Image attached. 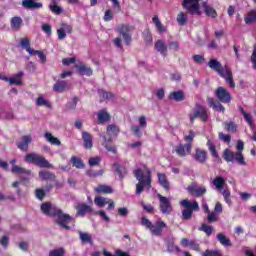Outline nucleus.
<instances>
[{
  "label": "nucleus",
  "mask_w": 256,
  "mask_h": 256,
  "mask_svg": "<svg viewBox=\"0 0 256 256\" xmlns=\"http://www.w3.org/2000/svg\"><path fill=\"white\" fill-rule=\"evenodd\" d=\"M40 209L44 215H48V217H56V225H59L62 229H66V231H71V226H69L71 221H73L71 215L65 214L59 207H53L51 202L42 203Z\"/></svg>",
  "instance_id": "obj_1"
},
{
  "label": "nucleus",
  "mask_w": 256,
  "mask_h": 256,
  "mask_svg": "<svg viewBox=\"0 0 256 256\" xmlns=\"http://www.w3.org/2000/svg\"><path fill=\"white\" fill-rule=\"evenodd\" d=\"M214 95L218 100H215V98L208 97V107H210L214 111H220L221 113H225V106L221 103H231V93H229V91H227V89H225L223 86H219L215 90Z\"/></svg>",
  "instance_id": "obj_2"
},
{
  "label": "nucleus",
  "mask_w": 256,
  "mask_h": 256,
  "mask_svg": "<svg viewBox=\"0 0 256 256\" xmlns=\"http://www.w3.org/2000/svg\"><path fill=\"white\" fill-rule=\"evenodd\" d=\"M236 149L238 152H233L229 149H225L222 154L224 161H226L227 163H233L236 161L238 165H242L243 167L247 166L245 156H243V153H241V151L245 149V143H243V141L241 140H238L236 144Z\"/></svg>",
  "instance_id": "obj_3"
},
{
  "label": "nucleus",
  "mask_w": 256,
  "mask_h": 256,
  "mask_svg": "<svg viewBox=\"0 0 256 256\" xmlns=\"http://www.w3.org/2000/svg\"><path fill=\"white\" fill-rule=\"evenodd\" d=\"M134 177L137 179L138 183L136 184V195H141L143 193L145 187L147 189L151 188V170L147 169L146 175L143 172V169L137 168L133 171Z\"/></svg>",
  "instance_id": "obj_4"
},
{
  "label": "nucleus",
  "mask_w": 256,
  "mask_h": 256,
  "mask_svg": "<svg viewBox=\"0 0 256 256\" xmlns=\"http://www.w3.org/2000/svg\"><path fill=\"white\" fill-rule=\"evenodd\" d=\"M106 133L109 137L107 138V136H103L104 142L102 145L105 147L106 151L115 155L117 154V146H109V143H113V137H117V135L121 133V128H119L117 124H109L106 128Z\"/></svg>",
  "instance_id": "obj_5"
},
{
  "label": "nucleus",
  "mask_w": 256,
  "mask_h": 256,
  "mask_svg": "<svg viewBox=\"0 0 256 256\" xmlns=\"http://www.w3.org/2000/svg\"><path fill=\"white\" fill-rule=\"evenodd\" d=\"M180 206L184 209L182 210V219L184 221H189L193 217V211H199V202L189 201V199H183L180 201Z\"/></svg>",
  "instance_id": "obj_6"
},
{
  "label": "nucleus",
  "mask_w": 256,
  "mask_h": 256,
  "mask_svg": "<svg viewBox=\"0 0 256 256\" xmlns=\"http://www.w3.org/2000/svg\"><path fill=\"white\" fill-rule=\"evenodd\" d=\"M24 161L25 163H32V165H36V167H40L42 169H51V167H53L45 157L36 153L27 154Z\"/></svg>",
  "instance_id": "obj_7"
},
{
  "label": "nucleus",
  "mask_w": 256,
  "mask_h": 256,
  "mask_svg": "<svg viewBox=\"0 0 256 256\" xmlns=\"http://www.w3.org/2000/svg\"><path fill=\"white\" fill-rule=\"evenodd\" d=\"M212 183L217 191L223 195L225 203L231 205V191L229 189L223 190V187H225V178L223 176H217Z\"/></svg>",
  "instance_id": "obj_8"
},
{
  "label": "nucleus",
  "mask_w": 256,
  "mask_h": 256,
  "mask_svg": "<svg viewBox=\"0 0 256 256\" xmlns=\"http://www.w3.org/2000/svg\"><path fill=\"white\" fill-rule=\"evenodd\" d=\"M131 31H133V27L129 24H120L116 27V33L120 37H122L125 45H131L133 38L131 36Z\"/></svg>",
  "instance_id": "obj_9"
},
{
  "label": "nucleus",
  "mask_w": 256,
  "mask_h": 256,
  "mask_svg": "<svg viewBox=\"0 0 256 256\" xmlns=\"http://www.w3.org/2000/svg\"><path fill=\"white\" fill-rule=\"evenodd\" d=\"M190 123H195V119H200L203 123L209 121V112L207 108L198 106L193 113L189 114Z\"/></svg>",
  "instance_id": "obj_10"
},
{
  "label": "nucleus",
  "mask_w": 256,
  "mask_h": 256,
  "mask_svg": "<svg viewBox=\"0 0 256 256\" xmlns=\"http://www.w3.org/2000/svg\"><path fill=\"white\" fill-rule=\"evenodd\" d=\"M201 0H183L182 7L190 15H201V7L199 6Z\"/></svg>",
  "instance_id": "obj_11"
},
{
  "label": "nucleus",
  "mask_w": 256,
  "mask_h": 256,
  "mask_svg": "<svg viewBox=\"0 0 256 256\" xmlns=\"http://www.w3.org/2000/svg\"><path fill=\"white\" fill-rule=\"evenodd\" d=\"M158 199L160 201L159 209L163 215H171L173 212V206L171 205V201H169V198L158 194Z\"/></svg>",
  "instance_id": "obj_12"
},
{
  "label": "nucleus",
  "mask_w": 256,
  "mask_h": 256,
  "mask_svg": "<svg viewBox=\"0 0 256 256\" xmlns=\"http://www.w3.org/2000/svg\"><path fill=\"white\" fill-rule=\"evenodd\" d=\"M187 191L193 197H203L207 193V187L197 186V184L192 183L187 187Z\"/></svg>",
  "instance_id": "obj_13"
},
{
  "label": "nucleus",
  "mask_w": 256,
  "mask_h": 256,
  "mask_svg": "<svg viewBox=\"0 0 256 256\" xmlns=\"http://www.w3.org/2000/svg\"><path fill=\"white\" fill-rule=\"evenodd\" d=\"M193 159L196 163H200V165H205L207 163V159H209V154L207 150H203L201 148H196L193 154Z\"/></svg>",
  "instance_id": "obj_14"
},
{
  "label": "nucleus",
  "mask_w": 256,
  "mask_h": 256,
  "mask_svg": "<svg viewBox=\"0 0 256 256\" xmlns=\"http://www.w3.org/2000/svg\"><path fill=\"white\" fill-rule=\"evenodd\" d=\"M192 149L193 148H191L190 145L183 143H180L174 147V151L178 157H187V155H191Z\"/></svg>",
  "instance_id": "obj_15"
},
{
  "label": "nucleus",
  "mask_w": 256,
  "mask_h": 256,
  "mask_svg": "<svg viewBox=\"0 0 256 256\" xmlns=\"http://www.w3.org/2000/svg\"><path fill=\"white\" fill-rule=\"evenodd\" d=\"M53 5H57V0H51ZM22 7L24 9H43V3L36 2L35 0H23Z\"/></svg>",
  "instance_id": "obj_16"
},
{
  "label": "nucleus",
  "mask_w": 256,
  "mask_h": 256,
  "mask_svg": "<svg viewBox=\"0 0 256 256\" xmlns=\"http://www.w3.org/2000/svg\"><path fill=\"white\" fill-rule=\"evenodd\" d=\"M208 67L212 69V71H215L220 75V77H225V68H223V65H221V62H219L217 59H211L208 62Z\"/></svg>",
  "instance_id": "obj_17"
},
{
  "label": "nucleus",
  "mask_w": 256,
  "mask_h": 256,
  "mask_svg": "<svg viewBox=\"0 0 256 256\" xmlns=\"http://www.w3.org/2000/svg\"><path fill=\"white\" fill-rule=\"evenodd\" d=\"M76 217H85L87 213H93V207L89 206L87 203H81L75 206Z\"/></svg>",
  "instance_id": "obj_18"
},
{
  "label": "nucleus",
  "mask_w": 256,
  "mask_h": 256,
  "mask_svg": "<svg viewBox=\"0 0 256 256\" xmlns=\"http://www.w3.org/2000/svg\"><path fill=\"white\" fill-rule=\"evenodd\" d=\"M98 124L105 125V123H109L111 121V114L107 112V109H102L97 112Z\"/></svg>",
  "instance_id": "obj_19"
},
{
  "label": "nucleus",
  "mask_w": 256,
  "mask_h": 256,
  "mask_svg": "<svg viewBox=\"0 0 256 256\" xmlns=\"http://www.w3.org/2000/svg\"><path fill=\"white\" fill-rule=\"evenodd\" d=\"M165 227H167V223H165L164 221H158L155 224H152L150 231L152 235H156L157 237H159V235L163 233V229H165Z\"/></svg>",
  "instance_id": "obj_20"
},
{
  "label": "nucleus",
  "mask_w": 256,
  "mask_h": 256,
  "mask_svg": "<svg viewBox=\"0 0 256 256\" xmlns=\"http://www.w3.org/2000/svg\"><path fill=\"white\" fill-rule=\"evenodd\" d=\"M33 138L29 135H24L21 138V142H17L16 145L20 151H27L29 149V143H32Z\"/></svg>",
  "instance_id": "obj_21"
},
{
  "label": "nucleus",
  "mask_w": 256,
  "mask_h": 256,
  "mask_svg": "<svg viewBox=\"0 0 256 256\" xmlns=\"http://www.w3.org/2000/svg\"><path fill=\"white\" fill-rule=\"evenodd\" d=\"M38 176L41 179V181H56L57 180V176L55 175V173H53L49 170L39 171Z\"/></svg>",
  "instance_id": "obj_22"
},
{
  "label": "nucleus",
  "mask_w": 256,
  "mask_h": 256,
  "mask_svg": "<svg viewBox=\"0 0 256 256\" xmlns=\"http://www.w3.org/2000/svg\"><path fill=\"white\" fill-rule=\"evenodd\" d=\"M154 49L163 57H167L168 47L163 40H157L154 44Z\"/></svg>",
  "instance_id": "obj_23"
},
{
  "label": "nucleus",
  "mask_w": 256,
  "mask_h": 256,
  "mask_svg": "<svg viewBox=\"0 0 256 256\" xmlns=\"http://www.w3.org/2000/svg\"><path fill=\"white\" fill-rule=\"evenodd\" d=\"M97 195H111L113 194V188L109 185L100 184L94 188Z\"/></svg>",
  "instance_id": "obj_24"
},
{
  "label": "nucleus",
  "mask_w": 256,
  "mask_h": 256,
  "mask_svg": "<svg viewBox=\"0 0 256 256\" xmlns=\"http://www.w3.org/2000/svg\"><path fill=\"white\" fill-rule=\"evenodd\" d=\"M82 140L85 149H93V135L87 131H82Z\"/></svg>",
  "instance_id": "obj_25"
},
{
  "label": "nucleus",
  "mask_w": 256,
  "mask_h": 256,
  "mask_svg": "<svg viewBox=\"0 0 256 256\" xmlns=\"http://www.w3.org/2000/svg\"><path fill=\"white\" fill-rule=\"evenodd\" d=\"M69 89V83L65 80H58L54 85H53V91L56 93H65Z\"/></svg>",
  "instance_id": "obj_26"
},
{
  "label": "nucleus",
  "mask_w": 256,
  "mask_h": 256,
  "mask_svg": "<svg viewBox=\"0 0 256 256\" xmlns=\"http://www.w3.org/2000/svg\"><path fill=\"white\" fill-rule=\"evenodd\" d=\"M168 99L170 101L181 103V101H185V93L182 90L171 92L168 96Z\"/></svg>",
  "instance_id": "obj_27"
},
{
  "label": "nucleus",
  "mask_w": 256,
  "mask_h": 256,
  "mask_svg": "<svg viewBox=\"0 0 256 256\" xmlns=\"http://www.w3.org/2000/svg\"><path fill=\"white\" fill-rule=\"evenodd\" d=\"M158 183L163 187L165 191H170L171 186L169 185V180H167V175L165 173H158Z\"/></svg>",
  "instance_id": "obj_28"
},
{
  "label": "nucleus",
  "mask_w": 256,
  "mask_h": 256,
  "mask_svg": "<svg viewBox=\"0 0 256 256\" xmlns=\"http://www.w3.org/2000/svg\"><path fill=\"white\" fill-rule=\"evenodd\" d=\"M11 29L19 31L23 25V19L20 16H14L10 20Z\"/></svg>",
  "instance_id": "obj_29"
},
{
  "label": "nucleus",
  "mask_w": 256,
  "mask_h": 256,
  "mask_svg": "<svg viewBox=\"0 0 256 256\" xmlns=\"http://www.w3.org/2000/svg\"><path fill=\"white\" fill-rule=\"evenodd\" d=\"M11 173H13V175H31V170L27 169V168H23L20 167L18 165H13L11 168Z\"/></svg>",
  "instance_id": "obj_30"
},
{
  "label": "nucleus",
  "mask_w": 256,
  "mask_h": 256,
  "mask_svg": "<svg viewBox=\"0 0 256 256\" xmlns=\"http://www.w3.org/2000/svg\"><path fill=\"white\" fill-rule=\"evenodd\" d=\"M216 239L219 241L220 244H222L223 247H233V243L231 242V239H229L223 233H218L216 236Z\"/></svg>",
  "instance_id": "obj_31"
},
{
  "label": "nucleus",
  "mask_w": 256,
  "mask_h": 256,
  "mask_svg": "<svg viewBox=\"0 0 256 256\" xmlns=\"http://www.w3.org/2000/svg\"><path fill=\"white\" fill-rule=\"evenodd\" d=\"M115 173L119 176V179L123 180L127 177V168L119 163L114 164Z\"/></svg>",
  "instance_id": "obj_32"
},
{
  "label": "nucleus",
  "mask_w": 256,
  "mask_h": 256,
  "mask_svg": "<svg viewBox=\"0 0 256 256\" xmlns=\"http://www.w3.org/2000/svg\"><path fill=\"white\" fill-rule=\"evenodd\" d=\"M224 75L225 77H223V79H225L226 83L230 85L231 89H235V81H233V72L228 67H225Z\"/></svg>",
  "instance_id": "obj_33"
},
{
  "label": "nucleus",
  "mask_w": 256,
  "mask_h": 256,
  "mask_svg": "<svg viewBox=\"0 0 256 256\" xmlns=\"http://www.w3.org/2000/svg\"><path fill=\"white\" fill-rule=\"evenodd\" d=\"M44 138L46 139V141L48 143H50L51 145H55L56 147L61 146V140H59V138L53 136V134H51V132H46L44 134Z\"/></svg>",
  "instance_id": "obj_34"
},
{
  "label": "nucleus",
  "mask_w": 256,
  "mask_h": 256,
  "mask_svg": "<svg viewBox=\"0 0 256 256\" xmlns=\"http://www.w3.org/2000/svg\"><path fill=\"white\" fill-rule=\"evenodd\" d=\"M204 12L207 15V17H212V19H217V10H215L213 7L207 5V2L203 3Z\"/></svg>",
  "instance_id": "obj_35"
},
{
  "label": "nucleus",
  "mask_w": 256,
  "mask_h": 256,
  "mask_svg": "<svg viewBox=\"0 0 256 256\" xmlns=\"http://www.w3.org/2000/svg\"><path fill=\"white\" fill-rule=\"evenodd\" d=\"M206 145L211 153V156L214 157V159H219V153L217 152V147L215 146V143H213L211 139H208Z\"/></svg>",
  "instance_id": "obj_36"
},
{
  "label": "nucleus",
  "mask_w": 256,
  "mask_h": 256,
  "mask_svg": "<svg viewBox=\"0 0 256 256\" xmlns=\"http://www.w3.org/2000/svg\"><path fill=\"white\" fill-rule=\"evenodd\" d=\"M76 67L81 75H87V77L93 75V69L91 67H86L85 64H80Z\"/></svg>",
  "instance_id": "obj_37"
},
{
  "label": "nucleus",
  "mask_w": 256,
  "mask_h": 256,
  "mask_svg": "<svg viewBox=\"0 0 256 256\" xmlns=\"http://www.w3.org/2000/svg\"><path fill=\"white\" fill-rule=\"evenodd\" d=\"M70 162L72 163L73 167H76V169H85V163H83V159L77 156H72Z\"/></svg>",
  "instance_id": "obj_38"
},
{
  "label": "nucleus",
  "mask_w": 256,
  "mask_h": 256,
  "mask_svg": "<svg viewBox=\"0 0 256 256\" xmlns=\"http://www.w3.org/2000/svg\"><path fill=\"white\" fill-rule=\"evenodd\" d=\"M223 127L228 133H237V124L233 121L223 122Z\"/></svg>",
  "instance_id": "obj_39"
},
{
  "label": "nucleus",
  "mask_w": 256,
  "mask_h": 256,
  "mask_svg": "<svg viewBox=\"0 0 256 256\" xmlns=\"http://www.w3.org/2000/svg\"><path fill=\"white\" fill-rule=\"evenodd\" d=\"M20 45L27 51V53H29V55H33V49L31 48V41L29 38H22Z\"/></svg>",
  "instance_id": "obj_40"
},
{
  "label": "nucleus",
  "mask_w": 256,
  "mask_h": 256,
  "mask_svg": "<svg viewBox=\"0 0 256 256\" xmlns=\"http://www.w3.org/2000/svg\"><path fill=\"white\" fill-rule=\"evenodd\" d=\"M10 85H23V72H19L10 78Z\"/></svg>",
  "instance_id": "obj_41"
},
{
  "label": "nucleus",
  "mask_w": 256,
  "mask_h": 256,
  "mask_svg": "<svg viewBox=\"0 0 256 256\" xmlns=\"http://www.w3.org/2000/svg\"><path fill=\"white\" fill-rule=\"evenodd\" d=\"M110 198H105L103 196H96L94 198V203L95 205H97V207L103 208L104 206L107 205V203L109 202Z\"/></svg>",
  "instance_id": "obj_42"
},
{
  "label": "nucleus",
  "mask_w": 256,
  "mask_h": 256,
  "mask_svg": "<svg viewBox=\"0 0 256 256\" xmlns=\"http://www.w3.org/2000/svg\"><path fill=\"white\" fill-rule=\"evenodd\" d=\"M98 93L100 95V103H103L106 99H113V97H115L112 92H107L105 90H99Z\"/></svg>",
  "instance_id": "obj_43"
},
{
  "label": "nucleus",
  "mask_w": 256,
  "mask_h": 256,
  "mask_svg": "<svg viewBox=\"0 0 256 256\" xmlns=\"http://www.w3.org/2000/svg\"><path fill=\"white\" fill-rule=\"evenodd\" d=\"M238 111H240L241 115H243L245 121H247L248 125H250V127L253 125V118L251 117V114L247 113V111H245V109L242 108V106L238 107Z\"/></svg>",
  "instance_id": "obj_44"
},
{
  "label": "nucleus",
  "mask_w": 256,
  "mask_h": 256,
  "mask_svg": "<svg viewBox=\"0 0 256 256\" xmlns=\"http://www.w3.org/2000/svg\"><path fill=\"white\" fill-rule=\"evenodd\" d=\"M244 21L247 25H249L251 23H255L256 22V11L252 10V11L248 12L247 16L244 18Z\"/></svg>",
  "instance_id": "obj_45"
},
{
  "label": "nucleus",
  "mask_w": 256,
  "mask_h": 256,
  "mask_svg": "<svg viewBox=\"0 0 256 256\" xmlns=\"http://www.w3.org/2000/svg\"><path fill=\"white\" fill-rule=\"evenodd\" d=\"M79 237L82 243H89V245H93V238L90 236V234L80 232Z\"/></svg>",
  "instance_id": "obj_46"
},
{
  "label": "nucleus",
  "mask_w": 256,
  "mask_h": 256,
  "mask_svg": "<svg viewBox=\"0 0 256 256\" xmlns=\"http://www.w3.org/2000/svg\"><path fill=\"white\" fill-rule=\"evenodd\" d=\"M152 21L155 25V27L158 29L159 33L165 32V26L161 23V20H159V16H154L152 18Z\"/></svg>",
  "instance_id": "obj_47"
},
{
  "label": "nucleus",
  "mask_w": 256,
  "mask_h": 256,
  "mask_svg": "<svg viewBox=\"0 0 256 256\" xmlns=\"http://www.w3.org/2000/svg\"><path fill=\"white\" fill-rule=\"evenodd\" d=\"M36 105L38 107H48L51 108V103L47 100H45V98H43V96H38L37 100H36Z\"/></svg>",
  "instance_id": "obj_48"
},
{
  "label": "nucleus",
  "mask_w": 256,
  "mask_h": 256,
  "mask_svg": "<svg viewBox=\"0 0 256 256\" xmlns=\"http://www.w3.org/2000/svg\"><path fill=\"white\" fill-rule=\"evenodd\" d=\"M104 256H131L128 252H125L123 250H116L115 254L113 255L111 252H108L107 250L103 251Z\"/></svg>",
  "instance_id": "obj_49"
},
{
  "label": "nucleus",
  "mask_w": 256,
  "mask_h": 256,
  "mask_svg": "<svg viewBox=\"0 0 256 256\" xmlns=\"http://www.w3.org/2000/svg\"><path fill=\"white\" fill-rule=\"evenodd\" d=\"M195 139V132L193 130L189 131V135L184 137V140L186 141L185 145H190V148L193 149V140Z\"/></svg>",
  "instance_id": "obj_50"
},
{
  "label": "nucleus",
  "mask_w": 256,
  "mask_h": 256,
  "mask_svg": "<svg viewBox=\"0 0 256 256\" xmlns=\"http://www.w3.org/2000/svg\"><path fill=\"white\" fill-rule=\"evenodd\" d=\"M198 230L203 231V233H205L207 237H211V235L213 234V228L205 223H203Z\"/></svg>",
  "instance_id": "obj_51"
},
{
  "label": "nucleus",
  "mask_w": 256,
  "mask_h": 256,
  "mask_svg": "<svg viewBox=\"0 0 256 256\" xmlns=\"http://www.w3.org/2000/svg\"><path fill=\"white\" fill-rule=\"evenodd\" d=\"M32 55H37L40 59V63H42V64L47 63V56L45 55V53H43V51L33 50Z\"/></svg>",
  "instance_id": "obj_52"
},
{
  "label": "nucleus",
  "mask_w": 256,
  "mask_h": 256,
  "mask_svg": "<svg viewBox=\"0 0 256 256\" xmlns=\"http://www.w3.org/2000/svg\"><path fill=\"white\" fill-rule=\"evenodd\" d=\"M113 17H115V12L111 9H108L105 11V14L103 16V20L106 23H109V21H113Z\"/></svg>",
  "instance_id": "obj_53"
},
{
  "label": "nucleus",
  "mask_w": 256,
  "mask_h": 256,
  "mask_svg": "<svg viewBox=\"0 0 256 256\" xmlns=\"http://www.w3.org/2000/svg\"><path fill=\"white\" fill-rule=\"evenodd\" d=\"M176 19H177L178 25H180L181 27H183V25L187 23V16L185 15V12H180L177 15Z\"/></svg>",
  "instance_id": "obj_54"
},
{
  "label": "nucleus",
  "mask_w": 256,
  "mask_h": 256,
  "mask_svg": "<svg viewBox=\"0 0 256 256\" xmlns=\"http://www.w3.org/2000/svg\"><path fill=\"white\" fill-rule=\"evenodd\" d=\"M142 37L144 41H146L147 45H151V43H153V36L151 35V32H149L148 30H145L142 33Z\"/></svg>",
  "instance_id": "obj_55"
},
{
  "label": "nucleus",
  "mask_w": 256,
  "mask_h": 256,
  "mask_svg": "<svg viewBox=\"0 0 256 256\" xmlns=\"http://www.w3.org/2000/svg\"><path fill=\"white\" fill-rule=\"evenodd\" d=\"M49 9L54 13V15H61V13H63V8L57 4L49 5Z\"/></svg>",
  "instance_id": "obj_56"
},
{
  "label": "nucleus",
  "mask_w": 256,
  "mask_h": 256,
  "mask_svg": "<svg viewBox=\"0 0 256 256\" xmlns=\"http://www.w3.org/2000/svg\"><path fill=\"white\" fill-rule=\"evenodd\" d=\"M48 256H65V248L51 250Z\"/></svg>",
  "instance_id": "obj_57"
},
{
  "label": "nucleus",
  "mask_w": 256,
  "mask_h": 256,
  "mask_svg": "<svg viewBox=\"0 0 256 256\" xmlns=\"http://www.w3.org/2000/svg\"><path fill=\"white\" fill-rule=\"evenodd\" d=\"M88 163H89L90 167H97V165H99L101 163V157H99V156L91 157V158H89Z\"/></svg>",
  "instance_id": "obj_58"
},
{
  "label": "nucleus",
  "mask_w": 256,
  "mask_h": 256,
  "mask_svg": "<svg viewBox=\"0 0 256 256\" xmlns=\"http://www.w3.org/2000/svg\"><path fill=\"white\" fill-rule=\"evenodd\" d=\"M202 256H223L219 250H210L207 249L205 252L202 253Z\"/></svg>",
  "instance_id": "obj_59"
},
{
  "label": "nucleus",
  "mask_w": 256,
  "mask_h": 256,
  "mask_svg": "<svg viewBox=\"0 0 256 256\" xmlns=\"http://www.w3.org/2000/svg\"><path fill=\"white\" fill-rule=\"evenodd\" d=\"M86 175L88 177H92V178L99 177V176L103 175V170H99V171L87 170Z\"/></svg>",
  "instance_id": "obj_60"
},
{
  "label": "nucleus",
  "mask_w": 256,
  "mask_h": 256,
  "mask_svg": "<svg viewBox=\"0 0 256 256\" xmlns=\"http://www.w3.org/2000/svg\"><path fill=\"white\" fill-rule=\"evenodd\" d=\"M131 131L134 133L135 137H137L138 139H141V137H143V133L141 132L140 126H132Z\"/></svg>",
  "instance_id": "obj_61"
},
{
  "label": "nucleus",
  "mask_w": 256,
  "mask_h": 256,
  "mask_svg": "<svg viewBox=\"0 0 256 256\" xmlns=\"http://www.w3.org/2000/svg\"><path fill=\"white\" fill-rule=\"evenodd\" d=\"M250 61L252 63L253 69L256 71V44H254V46H253V52L250 57Z\"/></svg>",
  "instance_id": "obj_62"
},
{
  "label": "nucleus",
  "mask_w": 256,
  "mask_h": 256,
  "mask_svg": "<svg viewBox=\"0 0 256 256\" xmlns=\"http://www.w3.org/2000/svg\"><path fill=\"white\" fill-rule=\"evenodd\" d=\"M35 195H36L37 199H39V201H43V199H45L46 193H45V190L38 188L35 191Z\"/></svg>",
  "instance_id": "obj_63"
},
{
  "label": "nucleus",
  "mask_w": 256,
  "mask_h": 256,
  "mask_svg": "<svg viewBox=\"0 0 256 256\" xmlns=\"http://www.w3.org/2000/svg\"><path fill=\"white\" fill-rule=\"evenodd\" d=\"M207 221H208V223H215V221H217V213L214 211L208 213Z\"/></svg>",
  "instance_id": "obj_64"
}]
</instances>
